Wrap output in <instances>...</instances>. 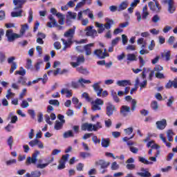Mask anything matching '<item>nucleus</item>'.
Segmentation results:
<instances>
[{
  "instance_id": "nucleus-30",
  "label": "nucleus",
  "mask_w": 177,
  "mask_h": 177,
  "mask_svg": "<svg viewBox=\"0 0 177 177\" xmlns=\"http://www.w3.org/2000/svg\"><path fill=\"white\" fill-rule=\"evenodd\" d=\"M64 139H67L68 138H74V133H73V131L68 130V131H66L63 134Z\"/></svg>"
},
{
  "instance_id": "nucleus-57",
  "label": "nucleus",
  "mask_w": 177,
  "mask_h": 177,
  "mask_svg": "<svg viewBox=\"0 0 177 177\" xmlns=\"http://www.w3.org/2000/svg\"><path fill=\"white\" fill-rule=\"evenodd\" d=\"M124 132H125V133H127V135H131L132 133V132H133V128L129 127L127 129H125Z\"/></svg>"
},
{
  "instance_id": "nucleus-33",
  "label": "nucleus",
  "mask_w": 177,
  "mask_h": 177,
  "mask_svg": "<svg viewBox=\"0 0 177 177\" xmlns=\"http://www.w3.org/2000/svg\"><path fill=\"white\" fill-rule=\"evenodd\" d=\"M138 160L140 162H142V164H145L146 165H151V164H153V162H150L142 156H139Z\"/></svg>"
},
{
  "instance_id": "nucleus-61",
  "label": "nucleus",
  "mask_w": 177,
  "mask_h": 177,
  "mask_svg": "<svg viewBox=\"0 0 177 177\" xmlns=\"http://www.w3.org/2000/svg\"><path fill=\"white\" fill-rule=\"evenodd\" d=\"M152 21L153 23H158V21H160V17L158 15H156L152 17Z\"/></svg>"
},
{
  "instance_id": "nucleus-35",
  "label": "nucleus",
  "mask_w": 177,
  "mask_h": 177,
  "mask_svg": "<svg viewBox=\"0 0 177 177\" xmlns=\"http://www.w3.org/2000/svg\"><path fill=\"white\" fill-rule=\"evenodd\" d=\"M73 103L75 104L76 109H80V107H82V103L80 102V100H78V98L77 97L73 98Z\"/></svg>"
},
{
  "instance_id": "nucleus-16",
  "label": "nucleus",
  "mask_w": 177,
  "mask_h": 177,
  "mask_svg": "<svg viewBox=\"0 0 177 177\" xmlns=\"http://www.w3.org/2000/svg\"><path fill=\"white\" fill-rule=\"evenodd\" d=\"M142 172L137 173V175H138L140 177H151V173L149 171V169H145L141 168Z\"/></svg>"
},
{
  "instance_id": "nucleus-28",
  "label": "nucleus",
  "mask_w": 177,
  "mask_h": 177,
  "mask_svg": "<svg viewBox=\"0 0 177 177\" xmlns=\"http://www.w3.org/2000/svg\"><path fill=\"white\" fill-rule=\"evenodd\" d=\"M71 19H73V20H75L77 19V13L73 12H68V15L66 17V21L68 23V20Z\"/></svg>"
},
{
  "instance_id": "nucleus-8",
  "label": "nucleus",
  "mask_w": 177,
  "mask_h": 177,
  "mask_svg": "<svg viewBox=\"0 0 177 177\" xmlns=\"http://www.w3.org/2000/svg\"><path fill=\"white\" fill-rule=\"evenodd\" d=\"M86 31V35L87 37H92V38H95V37H97V31L96 30L93 29V26H88L85 29Z\"/></svg>"
},
{
  "instance_id": "nucleus-38",
  "label": "nucleus",
  "mask_w": 177,
  "mask_h": 177,
  "mask_svg": "<svg viewBox=\"0 0 177 177\" xmlns=\"http://www.w3.org/2000/svg\"><path fill=\"white\" fill-rule=\"evenodd\" d=\"M174 135V131L172 130H168L167 131V139L169 142H174V137L172 136Z\"/></svg>"
},
{
  "instance_id": "nucleus-21",
  "label": "nucleus",
  "mask_w": 177,
  "mask_h": 177,
  "mask_svg": "<svg viewBox=\"0 0 177 177\" xmlns=\"http://www.w3.org/2000/svg\"><path fill=\"white\" fill-rule=\"evenodd\" d=\"M41 172L39 171L35 170L33 171H31V173H26L25 176L26 177H41Z\"/></svg>"
},
{
  "instance_id": "nucleus-4",
  "label": "nucleus",
  "mask_w": 177,
  "mask_h": 177,
  "mask_svg": "<svg viewBox=\"0 0 177 177\" xmlns=\"http://www.w3.org/2000/svg\"><path fill=\"white\" fill-rule=\"evenodd\" d=\"M113 24H114V20L108 19L105 24H100L99 22H95V27H97V28H99L97 30L98 34H102V32L104 31L105 28L106 30H110Z\"/></svg>"
},
{
  "instance_id": "nucleus-5",
  "label": "nucleus",
  "mask_w": 177,
  "mask_h": 177,
  "mask_svg": "<svg viewBox=\"0 0 177 177\" xmlns=\"http://www.w3.org/2000/svg\"><path fill=\"white\" fill-rule=\"evenodd\" d=\"M6 37H7L8 42H13L15 39L20 38L21 35H19L17 33L13 32V30L8 29L6 32Z\"/></svg>"
},
{
  "instance_id": "nucleus-14",
  "label": "nucleus",
  "mask_w": 177,
  "mask_h": 177,
  "mask_svg": "<svg viewBox=\"0 0 177 177\" xmlns=\"http://www.w3.org/2000/svg\"><path fill=\"white\" fill-rule=\"evenodd\" d=\"M29 145L30 147H34V146H38L39 149H44V144L42 142L38 139H35L29 142Z\"/></svg>"
},
{
  "instance_id": "nucleus-63",
  "label": "nucleus",
  "mask_w": 177,
  "mask_h": 177,
  "mask_svg": "<svg viewBox=\"0 0 177 177\" xmlns=\"http://www.w3.org/2000/svg\"><path fill=\"white\" fill-rule=\"evenodd\" d=\"M6 16L5 12L3 10H0V20H5Z\"/></svg>"
},
{
  "instance_id": "nucleus-40",
  "label": "nucleus",
  "mask_w": 177,
  "mask_h": 177,
  "mask_svg": "<svg viewBox=\"0 0 177 177\" xmlns=\"http://www.w3.org/2000/svg\"><path fill=\"white\" fill-rule=\"evenodd\" d=\"M78 82L80 84H81L82 86H84V84H91V80H85L84 78H80L79 80H78Z\"/></svg>"
},
{
  "instance_id": "nucleus-24",
  "label": "nucleus",
  "mask_w": 177,
  "mask_h": 177,
  "mask_svg": "<svg viewBox=\"0 0 177 177\" xmlns=\"http://www.w3.org/2000/svg\"><path fill=\"white\" fill-rule=\"evenodd\" d=\"M27 30H28V24H26L24 25H21V28L19 30L20 34L19 35L20 36V38H21L22 36L24 35V34H26V31H27Z\"/></svg>"
},
{
  "instance_id": "nucleus-48",
  "label": "nucleus",
  "mask_w": 177,
  "mask_h": 177,
  "mask_svg": "<svg viewBox=\"0 0 177 177\" xmlns=\"http://www.w3.org/2000/svg\"><path fill=\"white\" fill-rule=\"evenodd\" d=\"M120 168V165L117 164V162H113L111 165V169L112 171H117Z\"/></svg>"
},
{
  "instance_id": "nucleus-22",
  "label": "nucleus",
  "mask_w": 177,
  "mask_h": 177,
  "mask_svg": "<svg viewBox=\"0 0 177 177\" xmlns=\"http://www.w3.org/2000/svg\"><path fill=\"white\" fill-rule=\"evenodd\" d=\"M64 124H66V120H62V122H59L57 120L55 122L54 128L56 129V131H60V129L63 128V125H64Z\"/></svg>"
},
{
  "instance_id": "nucleus-23",
  "label": "nucleus",
  "mask_w": 177,
  "mask_h": 177,
  "mask_svg": "<svg viewBox=\"0 0 177 177\" xmlns=\"http://www.w3.org/2000/svg\"><path fill=\"white\" fill-rule=\"evenodd\" d=\"M118 86H127V85H131V80H119L116 82Z\"/></svg>"
},
{
  "instance_id": "nucleus-27",
  "label": "nucleus",
  "mask_w": 177,
  "mask_h": 177,
  "mask_svg": "<svg viewBox=\"0 0 177 177\" xmlns=\"http://www.w3.org/2000/svg\"><path fill=\"white\" fill-rule=\"evenodd\" d=\"M57 17H58L59 19V24H60V26H63L64 24V19H66V15L63 14H57Z\"/></svg>"
},
{
  "instance_id": "nucleus-45",
  "label": "nucleus",
  "mask_w": 177,
  "mask_h": 177,
  "mask_svg": "<svg viewBox=\"0 0 177 177\" xmlns=\"http://www.w3.org/2000/svg\"><path fill=\"white\" fill-rule=\"evenodd\" d=\"M80 156L82 158L85 159L86 157H91V155L89 152H80Z\"/></svg>"
},
{
  "instance_id": "nucleus-34",
  "label": "nucleus",
  "mask_w": 177,
  "mask_h": 177,
  "mask_svg": "<svg viewBox=\"0 0 177 177\" xmlns=\"http://www.w3.org/2000/svg\"><path fill=\"white\" fill-rule=\"evenodd\" d=\"M17 84H21L23 86H26L27 84V77H24L23 76H21L19 77Z\"/></svg>"
},
{
  "instance_id": "nucleus-41",
  "label": "nucleus",
  "mask_w": 177,
  "mask_h": 177,
  "mask_svg": "<svg viewBox=\"0 0 177 177\" xmlns=\"http://www.w3.org/2000/svg\"><path fill=\"white\" fill-rule=\"evenodd\" d=\"M7 143L8 145V146L10 147V150H12V147H13V137L12 136H10L7 140Z\"/></svg>"
},
{
  "instance_id": "nucleus-37",
  "label": "nucleus",
  "mask_w": 177,
  "mask_h": 177,
  "mask_svg": "<svg viewBox=\"0 0 177 177\" xmlns=\"http://www.w3.org/2000/svg\"><path fill=\"white\" fill-rule=\"evenodd\" d=\"M103 127L102 126V122H97L95 124L93 125V131L96 132L98 129H101Z\"/></svg>"
},
{
  "instance_id": "nucleus-31",
  "label": "nucleus",
  "mask_w": 177,
  "mask_h": 177,
  "mask_svg": "<svg viewBox=\"0 0 177 177\" xmlns=\"http://www.w3.org/2000/svg\"><path fill=\"white\" fill-rule=\"evenodd\" d=\"M149 15H150V13H149V11H147V6H145L142 8V19L146 20Z\"/></svg>"
},
{
  "instance_id": "nucleus-6",
  "label": "nucleus",
  "mask_w": 177,
  "mask_h": 177,
  "mask_svg": "<svg viewBox=\"0 0 177 177\" xmlns=\"http://www.w3.org/2000/svg\"><path fill=\"white\" fill-rule=\"evenodd\" d=\"M40 152L38 150L35 151V153L32 154V157L28 156L26 159V165H30V164H36L38 159L37 157L39 156Z\"/></svg>"
},
{
  "instance_id": "nucleus-49",
  "label": "nucleus",
  "mask_w": 177,
  "mask_h": 177,
  "mask_svg": "<svg viewBox=\"0 0 177 177\" xmlns=\"http://www.w3.org/2000/svg\"><path fill=\"white\" fill-rule=\"evenodd\" d=\"M26 68L28 70H30V68H32V61L31 59H28Z\"/></svg>"
},
{
  "instance_id": "nucleus-1",
  "label": "nucleus",
  "mask_w": 177,
  "mask_h": 177,
  "mask_svg": "<svg viewBox=\"0 0 177 177\" xmlns=\"http://www.w3.org/2000/svg\"><path fill=\"white\" fill-rule=\"evenodd\" d=\"M82 97L85 99V100L88 103H91V109L94 111L102 110V107L100 106H103L104 104V102L100 98H97L95 101H93V98L91 97L88 93H83L82 94Z\"/></svg>"
},
{
  "instance_id": "nucleus-17",
  "label": "nucleus",
  "mask_w": 177,
  "mask_h": 177,
  "mask_svg": "<svg viewBox=\"0 0 177 177\" xmlns=\"http://www.w3.org/2000/svg\"><path fill=\"white\" fill-rule=\"evenodd\" d=\"M81 129L82 131H88V132H92V131H93V124H89L88 122L84 123L81 126Z\"/></svg>"
},
{
  "instance_id": "nucleus-46",
  "label": "nucleus",
  "mask_w": 177,
  "mask_h": 177,
  "mask_svg": "<svg viewBox=\"0 0 177 177\" xmlns=\"http://www.w3.org/2000/svg\"><path fill=\"white\" fill-rule=\"evenodd\" d=\"M70 157V155L68 153H66L65 155H63L62 158H61V162H67L68 160V158Z\"/></svg>"
},
{
  "instance_id": "nucleus-52",
  "label": "nucleus",
  "mask_w": 177,
  "mask_h": 177,
  "mask_svg": "<svg viewBox=\"0 0 177 177\" xmlns=\"http://www.w3.org/2000/svg\"><path fill=\"white\" fill-rule=\"evenodd\" d=\"M13 128H15V126L10 123L5 127V129L7 132H12Z\"/></svg>"
},
{
  "instance_id": "nucleus-58",
  "label": "nucleus",
  "mask_w": 177,
  "mask_h": 177,
  "mask_svg": "<svg viewBox=\"0 0 177 177\" xmlns=\"http://www.w3.org/2000/svg\"><path fill=\"white\" fill-rule=\"evenodd\" d=\"M82 1L79 2L77 5H76V9H80V8H82V6H84L85 5V1L86 0H82Z\"/></svg>"
},
{
  "instance_id": "nucleus-44",
  "label": "nucleus",
  "mask_w": 177,
  "mask_h": 177,
  "mask_svg": "<svg viewBox=\"0 0 177 177\" xmlns=\"http://www.w3.org/2000/svg\"><path fill=\"white\" fill-rule=\"evenodd\" d=\"M17 162V160L16 159H10L6 161V164L8 167H9V165H13V164H16Z\"/></svg>"
},
{
  "instance_id": "nucleus-59",
  "label": "nucleus",
  "mask_w": 177,
  "mask_h": 177,
  "mask_svg": "<svg viewBox=\"0 0 177 177\" xmlns=\"http://www.w3.org/2000/svg\"><path fill=\"white\" fill-rule=\"evenodd\" d=\"M17 74H19V75H26V69H23L22 71H15V75H17Z\"/></svg>"
},
{
  "instance_id": "nucleus-62",
  "label": "nucleus",
  "mask_w": 177,
  "mask_h": 177,
  "mask_svg": "<svg viewBox=\"0 0 177 177\" xmlns=\"http://www.w3.org/2000/svg\"><path fill=\"white\" fill-rule=\"evenodd\" d=\"M77 171H83L84 169V164L82 163H78L77 167H76Z\"/></svg>"
},
{
  "instance_id": "nucleus-56",
  "label": "nucleus",
  "mask_w": 177,
  "mask_h": 177,
  "mask_svg": "<svg viewBox=\"0 0 177 177\" xmlns=\"http://www.w3.org/2000/svg\"><path fill=\"white\" fill-rule=\"evenodd\" d=\"M49 104H53V106H59V104H60L57 100H50Z\"/></svg>"
},
{
  "instance_id": "nucleus-60",
  "label": "nucleus",
  "mask_w": 177,
  "mask_h": 177,
  "mask_svg": "<svg viewBox=\"0 0 177 177\" xmlns=\"http://www.w3.org/2000/svg\"><path fill=\"white\" fill-rule=\"evenodd\" d=\"M164 70V68L160 65H156L154 68V71H157L158 73H160V71H162Z\"/></svg>"
},
{
  "instance_id": "nucleus-55",
  "label": "nucleus",
  "mask_w": 177,
  "mask_h": 177,
  "mask_svg": "<svg viewBox=\"0 0 177 177\" xmlns=\"http://www.w3.org/2000/svg\"><path fill=\"white\" fill-rule=\"evenodd\" d=\"M122 41L123 45H127L128 44V37L125 35H122Z\"/></svg>"
},
{
  "instance_id": "nucleus-7",
  "label": "nucleus",
  "mask_w": 177,
  "mask_h": 177,
  "mask_svg": "<svg viewBox=\"0 0 177 177\" xmlns=\"http://www.w3.org/2000/svg\"><path fill=\"white\" fill-rule=\"evenodd\" d=\"M154 2L151 1L148 3V6H149L151 10H153V12H156V13L160 12V10H161V6H160V4L158 2H157L156 0H153Z\"/></svg>"
},
{
  "instance_id": "nucleus-29",
  "label": "nucleus",
  "mask_w": 177,
  "mask_h": 177,
  "mask_svg": "<svg viewBox=\"0 0 177 177\" xmlns=\"http://www.w3.org/2000/svg\"><path fill=\"white\" fill-rule=\"evenodd\" d=\"M77 71L80 73V74H84V75H88V74H89V71H88L86 68H84L83 66L77 68Z\"/></svg>"
},
{
  "instance_id": "nucleus-53",
  "label": "nucleus",
  "mask_w": 177,
  "mask_h": 177,
  "mask_svg": "<svg viewBox=\"0 0 177 177\" xmlns=\"http://www.w3.org/2000/svg\"><path fill=\"white\" fill-rule=\"evenodd\" d=\"M129 150L133 154H138V152L139 151V149L135 147H129Z\"/></svg>"
},
{
  "instance_id": "nucleus-20",
  "label": "nucleus",
  "mask_w": 177,
  "mask_h": 177,
  "mask_svg": "<svg viewBox=\"0 0 177 177\" xmlns=\"http://www.w3.org/2000/svg\"><path fill=\"white\" fill-rule=\"evenodd\" d=\"M128 5H129V3H128V1H122L118 6V12H122V10H125L127 8H128Z\"/></svg>"
},
{
  "instance_id": "nucleus-18",
  "label": "nucleus",
  "mask_w": 177,
  "mask_h": 177,
  "mask_svg": "<svg viewBox=\"0 0 177 177\" xmlns=\"http://www.w3.org/2000/svg\"><path fill=\"white\" fill-rule=\"evenodd\" d=\"M93 45H95L93 43H91L89 44H86L85 45L83 48L84 49L85 52H86V56H91V55H92V46H93Z\"/></svg>"
},
{
  "instance_id": "nucleus-54",
  "label": "nucleus",
  "mask_w": 177,
  "mask_h": 177,
  "mask_svg": "<svg viewBox=\"0 0 177 177\" xmlns=\"http://www.w3.org/2000/svg\"><path fill=\"white\" fill-rule=\"evenodd\" d=\"M92 140L95 145H100V139L97 138V136H94L92 137Z\"/></svg>"
},
{
  "instance_id": "nucleus-3",
  "label": "nucleus",
  "mask_w": 177,
  "mask_h": 177,
  "mask_svg": "<svg viewBox=\"0 0 177 177\" xmlns=\"http://www.w3.org/2000/svg\"><path fill=\"white\" fill-rule=\"evenodd\" d=\"M27 2V0H13L12 3L16 6L14 8V10H17V12H11L12 17H21L23 16L21 13H23V6L24 3Z\"/></svg>"
},
{
  "instance_id": "nucleus-32",
  "label": "nucleus",
  "mask_w": 177,
  "mask_h": 177,
  "mask_svg": "<svg viewBox=\"0 0 177 177\" xmlns=\"http://www.w3.org/2000/svg\"><path fill=\"white\" fill-rule=\"evenodd\" d=\"M106 111H116L117 109H115V106L111 104V102H108L106 104Z\"/></svg>"
},
{
  "instance_id": "nucleus-50",
  "label": "nucleus",
  "mask_w": 177,
  "mask_h": 177,
  "mask_svg": "<svg viewBox=\"0 0 177 177\" xmlns=\"http://www.w3.org/2000/svg\"><path fill=\"white\" fill-rule=\"evenodd\" d=\"M121 40V37H116L115 39H113L111 41L112 46H115L118 42Z\"/></svg>"
},
{
  "instance_id": "nucleus-47",
  "label": "nucleus",
  "mask_w": 177,
  "mask_h": 177,
  "mask_svg": "<svg viewBox=\"0 0 177 177\" xmlns=\"http://www.w3.org/2000/svg\"><path fill=\"white\" fill-rule=\"evenodd\" d=\"M160 154V151H157L156 153L155 154L154 156H151L149 158V160L151 161H153V162H156V161H157V157H158V155Z\"/></svg>"
},
{
  "instance_id": "nucleus-36",
  "label": "nucleus",
  "mask_w": 177,
  "mask_h": 177,
  "mask_svg": "<svg viewBox=\"0 0 177 177\" xmlns=\"http://www.w3.org/2000/svg\"><path fill=\"white\" fill-rule=\"evenodd\" d=\"M127 57V59L129 60V62H136V60H138L135 54H128Z\"/></svg>"
},
{
  "instance_id": "nucleus-13",
  "label": "nucleus",
  "mask_w": 177,
  "mask_h": 177,
  "mask_svg": "<svg viewBox=\"0 0 177 177\" xmlns=\"http://www.w3.org/2000/svg\"><path fill=\"white\" fill-rule=\"evenodd\" d=\"M96 166H100L101 169H106L110 166V162H106L104 160H99L98 161H95Z\"/></svg>"
},
{
  "instance_id": "nucleus-26",
  "label": "nucleus",
  "mask_w": 177,
  "mask_h": 177,
  "mask_svg": "<svg viewBox=\"0 0 177 177\" xmlns=\"http://www.w3.org/2000/svg\"><path fill=\"white\" fill-rule=\"evenodd\" d=\"M161 57L168 62L171 59V51L167 50L161 54Z\"/></svg>"
},
{
  "instance_id": "nucleus-64",
  "label": "nucleus",
  "mask_w": 177,
  "mask_h": 177,
  "mask_svg": "<svg viewBox=\"0 0 177 177\" xmlns=\"http://www.w3.org/2000/svg\"><path fill=\"white\" fill-rule=\"evenodd\" d=\"M109 9L111 12H118V7L117 6H109Z\"/></svg>"
},
{
  "instance_id": "nucleus-42",
  "label": "nucleus",
  "mask_w": 177,
  "mask_h": 177,
  "mask_svg": "<svg viewBox=\"0 0 177 177\" xmlns=\"http://www.w3.org/2000/svg\"><path fill=\"white\" fill-rule=\"evenodd\" d=\"M17 68V64L16 62H12L11 64V68L10 69V73L13 74L15 70Z\"/></svg>"
},
{
  "instance_id": "nucleus-9",
  "label": "nucleus",
  "mask_w": 177,
  "mask_h": 177,
  "mask_svg": "<svg viewBox=\"0 0 177 177\" xmlns=\"http://www.w3.org/2000/svg\"><path fill=\"white\" fill-rule=\"evenodd\" d=\"M162 3L164 5H168V12L174 13L175 12V6H174V0H162Z\"/></svg>"
},
{
  "instance_id": "nucleus-25",
  "label": "nucleus",
  "mask_w": 177,
  "mask_h": 177,
  "mask_svg": "<svg viewBox=\"0 0 177 177\" xmlns=\"http://www.w3.org/2000/svg\"><path fill=\"white\" fill-rule=\"evenodd\" d=\"M101 146L102 147H109L110 146V138H102Z\"/></svg>"
},
{
  "instance_id": "nucleus-19",
  "label": "nucleus",
  "mask_w": 177,
  "mask_h": 177,
  "mask_svg": "<svg viewBox=\"0 0 177 177\" xmlns=\"http://www.w3.org/2000/svg\"><path fill=\"white\" fill-rule=\"evenodd\" d=\"M124 99L125 100H127V102H129L130 100H131V110H133V111H135V110H136V104L138 103L136 102V100H133L130 95L126 96Z\"/></svg>"
},
{
  "instance_id": "nucleus-12",
  "label": "nucleus",
  "mask_w": 177,
  "mask_h": 177,
  "mask_svg": "<svg viewBox=\"0 0 177 177\" xmlns=\"http://www.w3.org/2000/svg\"><path fill=\"white\" fill-rule=\"evenodd\" d=\"M100 84H102V82H98L97 83H95L93 85V88L97 93V96L102 97V92H103V88L100 87Z\"/></svg>"
},
{
  "instance_id": "nucleus-51",
  "label": "nucleus",
  "mask_w": 177,
  "mask_h": 177,
  "mask_svg": "<svg viewBox=\"0 0 177 177\" xmlns=\"http://www.w3.org/2000/svg\"><path fill=\"white\" fill-rule=\"evenodd\" d=\"M15 96V93H12V89L9 88L7 91L6 97L7 99H9L10 97H13Z\"/></svg>"
},
{
  "instance_id": "nucleus-2",
  "label": "nucleus",
  "mask_w": 177,
  "mask_h": 177,
  "mask_svg": "<svg viewBox=\"0 0 177 177\" xmlns=\"http://www.w3.org/2000/svg\"><path fill=\"white\" fill-rule=\"evenodd\" d=\"M74 34H75V28L69 29L64 33V37L69 39L68 40H66L64 39H61L63 45H64V46L62 48V50L65 51L66 50L67 48H70V46H71V44H73V38L74 37Z\"/></svg>"
},
{
  "instance_id": "nucleus-15",
  "label": "nucleus",
  "mask_w": 177,
  "mask_h": 177,
  "mask_svg": "<svg viewBox=\"0 0 177 177\" xmlns=\"http://www.w3.org/2000/svg\"><path fill=\"white\" fill-rule=\"evenodd\" d=\"M167 127V120L162 119V120H159L156 122V128L160 131H162V129H165Z\"/></svg>"
},
{
  "instance_id": "nucleus-43",
  "label": "nucleus",
  "mask_w": 177,
  "mask_h": 177,
  "mask_svg": "<svg viewBox=\"0 0 177 177\" xmlns=\"http://www.w3.org/2000/svg\"><path fill=\"white\" fill-rule=\"evenodd\" d=\"M77 62L79 65L82 63H84L85 62V57H84V55H80V56L77 57Z\"/></svg>"
},
{
  "instance_id": "nucleus-10",
  "label": "nucleus",
  "mask_w": 177,
  "mask_h": 177,
  "mask_svg": "<svg viewBox=\"0 0 177 177\" xmlns=\"http://www.w3.org/2000/svg\"><path fill=\"white\" fill-rule=\"evenodd\" d=\"M93 55L98 57L100 59H106V57H109V53L106 52V49L104 50V53L100 49L95 50Z\"/></svg>"
},
{
  "instance_id": "nucleus-11",
  "label": "nucleus",
  "mask_w": 177,
  "mask_h": 177,
  "mask_svg": "<svg viewBox=\"0 0 177 177\" xmlns=\"http://www.w3.org/2000/svg\"><path fill=\"white\" fill-rule=\"evenodd\" d=\"M48 19L50 21L47 23V27H49V28H53V27H59V28H62V26L57 24V21H56L53 16L50 15Z\"/></svg>"
},
{
  "instance_id": "nucleus-39",
  "label": "nucleus",
  "mask_w": 177,
  "mask_h": 177,
  "mask_svg": "<svg viewBox=\"0 0 177 177\" xmlns=\"http://www.w3.org/2000/svg\"><path fill=\"white\" fill-rule=\"evenodd\" d=\"M89 11H90L89 8H87L86 10L79 12L77 14V20H82V15H84V13H86V12H89Z\"/></svg>"
}]
</instances>
